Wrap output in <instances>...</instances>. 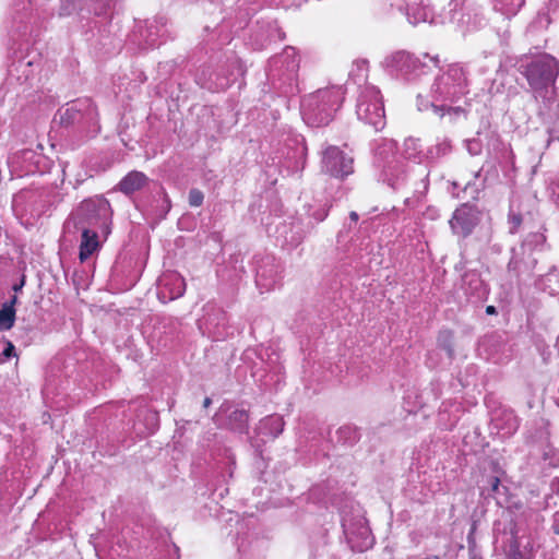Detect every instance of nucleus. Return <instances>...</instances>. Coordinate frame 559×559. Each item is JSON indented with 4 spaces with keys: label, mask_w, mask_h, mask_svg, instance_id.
Returning <instances> with one entry per match:
<instances>
[{
    "label": "nucleus",
    "mask_w": 559,
    "mask_h": 559,
    "mask_svg": "<svg viewBox=\"0 0 559 559\" xmlns=\"http://www.w3.org/2000/svg\"><path fill=\"white\" fill-rule=\"evenodd\" d=\"M111 206L104 197H93L83 200L69 215L63 224L67 235L76 236L79 229H99L103 231V239L106 240L110 234Z\"/></svg>",
    "instance_id": "f257e3e1"
},
{
    "label": "nucleus",
    "mask_w": 559,
    "mask_h": 559,
    "mask_svg": "<svg viewBox=\"0 0 559 559\" xmlns=\"http://www.w3.org/2000/svg\"><path fill=\"white\" fill-rule=\"evenodd\" d=\"M521 67L535 99L549 107L555 100V82L559 74L558 60L544 53Z\"/></svg>",
    "instance_id": "f03ea898"
},
{
    "label": "nucleus",
    "mask_w": 559,
    "mask_h": 559,
    "mask_svg": "<svg viewBox=\"0 0 559 559\" xmlns=\"http://www.w3.org/2000/svg\"><path fill=\"white\" fill-rule=\"evenodd\" d=\"M344 99L342 86L318 90L301 102V115L310 127L326 126Z\"/></svg>",
    "instance_id": "7ed1b4c3"
},
{
    "label": "nucleus",
    "mask_w": 559,
    "mask_h": 559,
    "mask_svg": "<svg viewBox=\"0 0 559 559\" xmlns=\"http://www.w3.org/2000/svg\"><path fill=\"white\" fill-rule=\"evenodd\" d=\"M469 92L467 70L459 64H450L442 73L437 75L430 86L431 102L455 103Z\"/></svg>",
    "instance_id": "20e7f679"
},
{
    "label": "nucleus",
    "mask_w": 559,
    "mask_h": 559,
    "mask_svg": "<svg viewBox=\"0 0 559 559\" xmlns=\"http://www.w3.org/2000/svg\"><path fill=\"white\" fill-rule=\"evenodd\" d=\"M356 115L359 120L379 131L385 126L384 105L380 91L373 85H366L359 93Z\"/></svg>",
    "instance_id": "39448f33"
},
{
    "label": "nucleus",
    "mask_w": 559,
    "mask_h": 559,
    "mask_svg": "<svg viewBox=\"0 0 559 559\" xmlns=\"http://www.w3.org/2000/svg\"><path fill=\"white\" fill-rule=\"evenodd\" d=\"M342 525L352 550L362 552L372 547L374 538L360 510L344 515Z\"/></svg>",
    "instance_id": "423d86ee"
},
{
    "label": "nucleus",
    "mask_w": 559,
    "mask_h": 559,
    "mask_svg": "<svg viewBox=\"0 0 559 559\" xmlns=\"http://www.w3.org/2000/svg\"><path fill=\"white\" fill-rule=\"evenodd\" d=\"M321 169L337 179H344L354 173V158L340 147L329 145L322 151Z\"/></svg>",
    "instance_id": "0eeeda50"
},
{
    "label": "nucleus",
    "mask_w": 559,
    "mask_h": 559,
    "mask_svg": "<svg viewBox=\"0 0 559 559\" xmlns=\"http://www.w3.org/2000/svg\"><path fill=\"white\" fill-rule=\"evenodd\" d=\"M96 118L97 110L90 98L71 102L67 107L59 109L55 116V120L63 127L81 122H94Z\"/></svg>",
    "instance_id": "6e6552de"
},
{
    "label": "nucleus",
    "mask_w": 559,
    "mask_h": 559,
    "mask_svg": "<svg viewBox=\"0 0 559 559\" xmlns=\"http://www.w3.org/2000/svg\"><path fill=\"white\" fill-rule=\"evenodd\" d=\"M400 10L405 13L407 21L412 25L419 23L438 24L444 23L447 16L442 13H435V8L429 3L424 2H406L405 5L401 7Z\"/></svg>",
    "instance_id": "1a4fd4ad"
},
{
    "label": "nucleus",
    "mask_w": 559,
    "mask_h": 559,
    "mask_svg": "<svg viewBox=\"0 0 559 559\" xmlns=\"http://www.w3.org/2000/svg\"><path fill=\"white\" fill-rule=\"evenodd\" d=\"M386 68L402 75L418 74L424 68V62L407 51H396L384 60Z\"/></svg>",
    "instance_id": "9d476101"
},
{
    "label": "nucleus",
    "mask_w": 559,
    "mask_h": 559,
    "mask_svg": "<svg viewBox=\"0 0 559 559\" xmlns=\"http://www.w3.org/2000/svg\"><path fill=\"white\" fill-rule=\"evenodd\" d=\"M477 222L478 216L476 211L472 206L463 204L454 211L449 223L455 235L465 238L473 231Z\"/></svg>",
    "instance_id": "9b49d317"
},
{
    "label": "nucleus",
    "mask_w": 559,
    "mask_h": 559,
    "mask_svg": "<svg viewBox=\"0 0 559 559\" xmlns=\"http://www.w3.org/2000/svg\"><path fill=\"white\" fill-rule=\"evenodd\" d=\"M461 288L468 299L481 300L488 295V287L476 271L463 274Z\"/></svg>",
    "instance_id": "f8f14e48"
},
{
    "label": "nucleus",
    "mask_w": 559,
    "mask_h": 559,
    "mask_svg": "<svg viewBox=\"0 0 559 559\" xmlns=\"http://www.w3.org/2000/svg\"><path fill=\"white\" fill-rule=\"evenodd\" d=\"M79 233H81L79 258L81 262H84L100 249L103 231L100 229L98 231L96 229H79Z\"/></svg>",
    "instance_id": "ddd939ff"
},
{
    "label": "nucleus",
    "mask_w": 559,
    "mask_h": 559,
    "mask_svg": "<svg viewBox=\"0 0 559 559\" xmlns=\"http://www.w3.org/2000/svg\"><path fill=\"white\" fill-rule=\"evenodd\" d=\"M417 105L420 111H425L431 108L436 115H438L440 118H448L449 122L451 123L455 122L460 118L466 119V110L461 106H439L433 102L423 99L420 95L418 96Z\"/></svg>",
    "instance_id": "4468645a"
},
{
    "label": "nucleus",
    "mask_w": 559,
    "mask_h": 559,
    "mask_svg": "<svg viewBox=\"0 0 559 559\" xmlns=\"http://www.w3.org/2000/svg\"><path fill=\"white\" fill-rule=\"evenodd\" d=\"M383 174L388 183L394 189L400 188L407 177L404 165L395 155H392V158L385 162Z\"/></svg>",
    "instance_id": "2eb2a0df"
},
{
    "label": "nucleus",
    "mask_w": 559,
    "mask_h": 559,
    "mask_svg": "<svg viewBox=\"0 0 559 559\" xmlns=\"http://www.w3.org/2000/svg\"><path fill=\"white\" fill-rule=\"evenodd\" d=\"M536 260L533 258L525 259L524 246L521 247V252L513 250L512 257L508 263V271L514 273L515 276L528 274L533 271Z\"/></svg>",
    "instance_id": "dca6fc26"
},
{
    "label": "nucleus",
    "mask_w": 559,
    "mask_h": 559,
    "mask_svg": "<svg viewBox=\"0 0 559 559\" xmlns=\"http://www.w3.org/2000/svg\"><path fill=\"white\" fill-rule=\"evenodd\" d=\"M222 415H225L227 418V427L231 430L243 432L247 429L248 424V413L245 409H238L230 407L221 408L219 413L216 414V417L219 418Z\"/></svg>",
    "instance_id": "f3484780"
},
{
    "label": "nucleus",
    "mask_w": 559,
    "mask_h": 559,
    "mask_svg": "<svg viewBox=\"0 0 559 559\" xmlns=\"http://www.w3.org/2000/svg\"><path fill=\"white\" fill-rule=\"evenodd\" d=\"M146 182L147 177L143 173L131 171L119 182V190L126 194H131L142 189Z\"/></svg>",
    "instance_id": "a211bd4d"
},
{
    "label": "nucleus",
    "mask_w": 559,
    "mask_h": 559,
    "mask_svg": "<svg viewBox=\"0 0 559 559\" xmlns=\"http://www.w3.org/2000/svg\"><path fill=\"white\" fill-rule=\"evenodd\" d=\"M401 155L403 158L420 163L423 157V151L418 139L407 138L405 139L402 147Z\"/></svg>",
    "instance_id": "6ab92c4d"
},
{
    "label": "nucleus",
    "mask_w": 559,
    "mask_h": 559,
    "mask_svg": "<svg viewBox=\"0 0 559 559\" xmlns=\"http://www.w3.org/2000/svg\"><path fill=\"white\" fill-rule=\"evenodd\" d=\"M452 151L451 141L447 138L439 140L435 145L430 146L427 151V158L437 159L447 156Z\"/></svg>",
    "instance_id": "aec40b11"
},
{
    "label": "nucleus",
    "mask_w": 559,
    "mask_h": 559,
    "mask_svg": "<svg viewBox=\"0 0 559 559\" xmlns=\"http://www.w3.org/2000/svg\"><path fill=\"white\" fill-rule=\"evenodd\" d=\"M15 322V309H10L3 304L0 307V332L9 331Z\"/></svg>",
    "instance_id": "412c9836"
},
{
    "label": "nucleus",
    "mask_w": 559,
    "mask_h": 559,
    "mask_svg": "<svg viewBox=\"0 0 559 559\" xmlns=\"http://www.w3.org/2000/svg\"><path fill=\"white\" fill-rule=\"evenodd\" d=\"M263 425L271 427V429H272L271 433L275 438V437H277L283 431L284 423H283V419L280 416H271V417L265 419Z\"/></svg>",
    "instance_id": "4be33fe9"
},
{
    "label": "nucleus",
    "mask_w": 559,
    "mask_h": 559,
    "mask_svg": "<svg viewBox=\"0 0 559 559\" xmlns=\"http://www.w3.org/2000/svg\"><path fill=\"white\" fill-rule=\"evenodd\" d=\"M145 35L142 34V36L145 38V43L147 46L150 47H154L156 44H157V37L159 36V29L156 25H154L153 23H151L146 31H145Z\"/></svg>",
    "instance_id": "5701e85b"
},
{
    "label": "nucleus",
    "mask_w": 559,
    "mask_h": 559,
    "mask_svg": "<svg viewBox=\"0 0 559 559\" xmlns=\"http://www.w3.org/2000/svg\"><path fill=\"white\" fill-rule=\"evenodd\" d=\"M396 150V142L394 140H384L383 143L378 147L377 155L383 160L388 158L389 153H393Z\"/></svg>",
    "instance_id": "b1692460"
},
{
    "label": "nucleus",
    "mask_w": 559,
    "mask_h": 559,
    "mask_svg": "<svg viewBox=\"0 0 559 559\" xmlns=\"http://www.w3.org/2000/svg\"><path fill=\"white\" fill-rule=\"evenodd\" d=\"M0 344L2 346V352L0 353V357L3 358V362H4L15 355V347L10 341H8L5 338H2Z\"/></svg>",
    "instance_id": "393cba45"
},
{
    "label": "nucleus",
    "mask_w": 559,
    "mask_h": 559,
    "mask_svg": "<svg viewBox=\"0 0 559 559\" xmlns=\"http://www.w3.org/2000/svg\"><path fill=\"white\" fill-rule=\"evenodd\" d=\"M203 200H204V194L201 190L193 188L189 191L188 201H189L190 206H194V207L201 206L203 203Z\"/></svg>",
    "instance_id": "a878e982"
},
{
    "label": "nucleus",
    "mask_w": 559,
    "mask_h": 559,
    "mask_svg": "<svg viewBox=\"0 0 559 559\" xmlns=\"http://www.w3.org/2000/svg\"><path fill=\"white\" fill-rule=\"evenodd\" d=\"M506 419H507V430L503 432V435H512L519 428L518 418L512 413H507Z\"/></svg>",
    "instance_id": "bb28decb"
},
{
    "label": "nucleus",
    "mask_w": 559,
    "mask_h": 559,
    "mask_svg": "<svg viewBox=\"0 0 559 559\" xmlns=\"http://www.w3.org/2000/svg\"><path fill=\"white\" fill-rule=\"evenodd\" d=\"M466 148L471 155L476 156L481 153L483 146L479 140L472 139L466 141Z\"/></svg>",
    "instance_id": "cd10ccee"
},
{
    "label": "nucleus",
    "mask_w": 559,
    "mask_h": 559,
    "mask_svg": "<svg viewBox=\"0 0 559 559\" xmlns=\"http://www.w3.org/2000/svg\"><path fill=\"white\" fill-rule=\"evenodd\" d=\"M551 20L549 17V10L546 12H538L537 19L535 20V24L537 27H547L550 24Z\"/></svg>",
    "instance_id": "c85d7f7f"
},
{
    "label": "nucleus",
    "mask_w": 559,
    "mask_h": 559,
    "mask_svg": "<svg viewBox=\"0 0 559 559\" xmlns=\"http://www.w3.org/2000/svg\"><path fill=\"white\" fill-rule=\"evenodd\" d=\"M506 559H528L525 555L520 550L519 545L514 544L510 547L509 552L507 554Z\"/></svg>",
    "instance_id": "c756f323"
},
{
    "label": "nucleus",
    "mask_w": 559,
    "mask_h": 559,
    "mask_svg": "<svg viewBox=\"0 0 559 559\" xmlns=\"http://www.w3.org/2000/svg\"><path fill=\"white\" fill-rule=\"evenodd\" d=\"M295 55V50L293 47H287L284 51V55L282 57H276L273 59V64H277L280 62H282L283 58L286 57V58H290V57H294Z\"/></svg>",
    "instance_id": "7c9ffc66"
},
{
    "label": "nucleus",
    "mask_w": 559,
    "mask_h": 559,
    "mask_svg": "<svg viewBox=\"0 0 559 559\" xmlns=\"http://www.w3.org/2000/svg\"><path fill=\"white\" fill-rule=\"evenodd\" d=\"M555 141H559V128H551L548 131L547 144L549 145L551 142Z\"/></svg>",
    "instance_id": "2f4dec72"
},
{
    "label": "nucleus",
    "mask_w": 559,
    "mask_h": 559,
    "mask_svg": "<svg viewBox=\"0 0 559 559\" xmlns=\"http://www.w3.org/2000/svg\"><path fill=\"white\" fill-rule=\"evenodd\" d=\"M328 215L326 209H321L318 212L313 213L312 216L317 222H322Z\"/></svg>",
    "instance_id": "473e14b6"
},
{
    "label": "nucleus",
    "mask_w": 559,
    "mask_h": 559,
    "mask_svg": "<svg viewBox=\"0 0 559 559\" xmlns=\"http://www.w3.org/2000/svg\"><path fill=\"white\" fill-rule=\"evenodd\" d=\"M545 236L542 234H534L532 235V242L539 245L545 242Z\"/></svg>",
    "instance_id": "72a5a7b5"
},
{
    "label": "nucleus",
    "mask_w": 559,
    "mask_h": 559,
    "mask_svg": "<svg viewBox=\"0 0 559 559\" xmlns=\"http://www.w3.org/2000/svg\"><path fill=\"white\" fill-rule=\"evenodd\" d=\"M17 302V297L14 295L11 297L9 301L3 302L4 306L9 307L10 309H15L14 306Z\"/></svg>",
    "instance_id": "f704fd0d"
},
{
    "label": "nucleus",
    "mask_w": 559,
    "mask_h": 559,
    "mask_svg": "<svg viewBox=\"0 0 559 559\" xmlns=\"http://www.w3.org/2000/svg\"><path fill=\"white\" fill-rule=\"evenodd\" d=\"M297 68H298V62L293 58L292 61H289L287 63V70L289 72H294V71H296Z\"/></svg>",
    "instance_id": "c9c22d12"
},
{
    "label": "nucleus",
    "mask_w": 559,
    "mask_h": 559,
    "mask_svg": "<svg viewBox=\"0 0 559 559\" xmlns=\"http://www.w3.org/2000/svg\"><path fill=\"white\" fill-rule=\"evenodd\" d=\"M24 284H25V277L23 276V277H22V280H21V282H20V283H17V284H14L12 288H13V290H14L15 293H16V292H20V290L23 288Z\"/></svg>",
    "instance_id": "e433bc0d"
},
{
    "label": "nucleus",
    "mask_w": 559,
    "mask_h": 559,
    "mask_svg": "<svg viewBox=\"0 0 559 559\" xmlns=\"http://www.w3.org/2000/svg\"><path fill=\"white\" fill-rule=\"evenodd\" d=\"M512 222L514 224V227H518L521 224V217L520 216H512Z\"/></svg>",
    "instance_id": "4c0bfd02"
},
{
    "label": "nucleus",
    "mask_w": 559,
    "mask_h": 559,
    "mask_svg": "<svg viewBox=\"0 0 559 559\" xmlns=\"http://www.w3.org/2000/svg\"><path fill=\"white\" fill-rule=\"evenodd\" d=\"M424 57L425 58H429V55L425 53ZM430 59L435 62L436 66H438V63H439V57L438 56L430 57Z\"/></svg>",
    "instance_id": "58836bf2"
},
{
    "label": "nucleus",
    "mask_w": 559,
    "mask_h": 559,
    "mask_svg": "<svg viewBox=\"0 0 559 559\" xmlns=\"http://www.w3.org/2000/svg\"><path fill=\"white\" fill-rule=\"evenodd\" d=\"M486 312H487L488 314H493V313H496V308H495L493 306H488V307L486 308Z\"/></svg>",
    "instance_id": "ea45409f"
},
{
    "label": "nucleus",
    "mask_w": 559,
    "mask_h": 559,
    "mask_svg": "<svg viewBox=\"0 0 559 559\" xmlns=\"http://www.w3.org/2000/svg\"><path fill=\"white\" fill-rule=\"evenodd\" d=\"M349 217L354 222L358 221V214L356 212H350Z\"/></svg>",
    "instance_id": "a19ab883"
},
{
    "label": "nucleus",
    "mask_w": 559,
    "mask_h": 559,
    "mask_svg": "<svg viewBox=\"0 0 559 559\" xmlns=\"http://www.w3.org/2000/svg\"><path fill=\"white\" fill-rule=\"evenodd\" d=\"M212 401L210 397H205L203 401V407H209L211 405Z\"/></svg>",
    "instance_id": "79ce46f5"
},
{
    "label": "nucleus",
    "mask_w": 559,
    "mask_h": 559,
    "mask_svg": "<svg viewBox=\"0 0 559 559\" xmlns=\"http://www.w3.org/2000/svg\"><path fill=\"white\" fill-rule=\"evenodd\" d=\"M452 4H454V7L449 10V13L456 10L457 2H449V7H451Z\"/></svg>",
    "instance_id": "37998d69"
},
{
    "label": "nucleus",
    "mask_w": 559,
    "mask_h": 559,
    "mask_svg": "<svg viewBox=\"0 0 559 559\" xmlns=\"http://www.w3.org/2000/svg\"><path fill=\"white\" fill-rule=\"evenodd\" d=\"M498 485H499V479L495 478L493 484H492V489L496 490L498 488Z\"/></svg>",
    "instance_id": "c03bdc74"
},
{
    "label": "nucleus",
    "mask_w": 559,
    "mask_h": 559,
    "mask_svg": "<svg viewBox=\"0 0 559 559\" xmlns=\"http://www.w3.org/2000/svg\"><path fill=\"white\" fill-rule=\"evenodd\" d=\"M179 282H180V285H181V286H185V283H183V280H182V278H179Z\"/></svg>",
    "instance_id": "a18cd8bd"
},
{
    "label": "nucleus",
    "mask_w": 559,
    "mask_h": 559,
    "mask_svg": "<svg viewBox=\"0 0 559 559\" xmlns=\"http://www.w3.org/2000/svg\"><path fill=\"white\" fill-rule=\"evenodd\" d=\"M183 294V288L178 292V296H181Z\"/></svg>",
    "instance_id": "49530a36"
},
{
    "label": "nucleus",
    "mask_w": 559,
    "mask_h": 559,
    "mask_svg": "<svg viewBox=\"0 0 559 559\" xmlns=\"http://www.w3.org/2000/svg\"><path fill=\"white\" fill-rule=\"evenodd\" d=\"M495 423H496V424H495V425H496V427L500 428V427H499V424H498V421H497V419H495Z\"/></svg>",
    "instance_id": "de8ad7c7"
}]
</instances>
